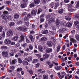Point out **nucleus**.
<instances>
[{
    "mask_svg": "<svg viewBox=\"0 0 79 79\" xmlns=\"http://www.w3.org/2000/svg\"><path fill=\"white\" fill-rule=\"evenodd\" d=\"M73 7V5L70 4L68 6V10L70 12H73L75 11V9L73 8L72 7Z\"/></svg>",
    "mask_w": 79,
    "mask_h": 79,
    "instance_id": "1",
    "label": "nucleus"
},
{
    "mask_svg": "<svg viewBox=\"0 0 79 79\" xmlns=\"http://www.w3.org/2000/svg\"><path fill=\"white\" fill-rule=\"evenodd\" d=\"M2 18H3V19H5V20L8 19V18H10V16L7 15H2Z\"/></svg>",
    "mask_w": 79,
    "mask_h": 79,
    "instance_id": "2",
    "label": "nucleus"
},
{
    "mask_svg": "<svg viewBox=\"0 0 79 79\" xmlns=\"http://www.w3.org/2000/svg\"><path fill=\"white\" fill-rule=\"evenodd\" d=\"M2 55L3 56H4L7 57L8 55V52L7 51H3L2 53Z\"/></svg>",
    "mask_w": 79,
    "mask_h": 79,
    "instance_id": "3",
    "label": "nucleus"
},
{
    "mask_svg": "<svg viewBox=\"0 0 79 79\" xmlns=\"http://www.w3.org/2000/svg\"><path fill=\"white\" fill-rule=\"evenodd\" d=\"M18 30L20 31H26V29L25 28H23L22 27H19L17 28Z\"/></svg>",
    "mask_w": 79,
    "mask_h": 79,
    "instance_id": "4",
    "label": "nucleus"
},
{
    "mask_svg": "<svg viewBox=\"0 0 79 79\" xmlns=\"http://www.w3.org/2000/svg\"><path fill=\"white\" fill-rule=\"evenodd\" d=\"M49 21L50 23H54L55 22V17H51L49 19Z\"/></svg>",
    "mask_w": 79,
    "mask_h": 79,
    "instance_id": "5",
    "label": "nucleus"
},
{
    "mask_svg": "<svg viewBox=\"0 0 79 79\" xmlns=\"http://www.w3.org/2000/svg\"><path fill=\"white\" fill-rule=\"evenodd\" d=\"M13 32L12 31H9L7 32V35L8 36H11L13 35Z\"/></svg>",
    "mask_w": 79,
    "mask_h": 79,
    "instance_id": "6",
    "label": "nucleus"
},
{
    "mask_svg": "<svg viewBox=\"0 0 79 79\" xmlns=\"http://www.w3.org/2000/svg\"><path fill=\"white\" fill-rule=\"evenodd\" d=\"M37 10L35 9H34L33 10H32L31 11V14L32 15H36L37 14Z\"/></svg>",
    "mask_w": 79,
    "mask_h": 79,
    "instance_id": "7",
    "label": "nucleus"
},
{
    "mask_svg": "<svg viewBox=\"0 0 79 79\" xmlns=\"http://www.w3.org/2000/svg\"><path fill=\"white\" fill-rule=\"evenodd\" d=\"M45 52L47 53H51V52H52V49L51 48H47Z\"/></svg>",
    "mask_w": 79,
    "mask_h": 79,
    "instance_id": "8",
    "label": "nucleus"
},
{
    "mask_svg": "<svg viewBox=\"0 0 79 79\" xmlns=\"http://www.w3.org/2000/svg\"><path fill=\"white\" fill-rule=\"evenodd\" d=\"M11 42V41L8 39H6L5 40V43L6 44H10Z\"/></svg>",
    "mask_w": 79,
    "mask_h": 79,
    "instance_id": "9",
    "label": "nucleus"
},
{
    "mask_svg": "<svg viewBox=\"0 0 79 79\" xmlns=\"http://www.w3.org/2000/svg\"><path fill=\"white\" fill-rule=\"evenodd\" d=\"M61 23L60 20V19H56V25H57V26H59L60 24Z\"/></svg>",
    "mask_w": 79,
    "mask_h": 79,
    "instance_id": "10",
    "label": "nucleus"
},
{
    "mask_svg": "<svg viewBox=\"0 0 79 79\" xmlns=\"http://www.w3.org/2000/svg\"><path fill=\"white\" fill-rule=\"evenodd\" d=\"M48 57H49V55L47 53L44 54L43 56V58L44 59H47V58H48Z\"/></svg>",
    "mask_w": 79,
    "mask_h": 79,
    "instance_id": "11",
    "label": "nucleus"
},
{
    "mask_svg": "<svg viewBox=\"0 0 79 79\" xmlns=\"http://www.w3.org/2000/svg\"><path fill=\"white\" fill-rule=\"evenodd\" d=\"M18 36L17 35L15 36H14L12 38V40H14L15 41H16L17 40H18V38H19Z\"/></svg>",
    "mask_w": 79,
    "mask_h": 79,
    "instance_id": "12",
    "label": "nucleus"
},
{
    "mask_svg": "<svg viewBox=\"0 0 79 79\" xmlns=\"http://www.w3.org/2000/svg\"><path fill=\"white\" fill-rule=\"evenodd\" d=\"M38 49L41 52H42L44 51V48L41 46H38Z\"/></svg>",
    "mask_w": 79,
    "mask_h": 79,
    "instance_id": "13",
    "label": "nucleus"
},
{
    "mask_svg": "<svg viewBox=\"0 0 79 79\" xmlns=\"http://www.w3.org/2000/svg\"><path fill=\"white\" fill-rule=\"evenodd\" d=\"M16 62H17V59H15L12 60L11 62H10V63L11 64H15Z\"/></svg>",
    "mask_w": 79,
    "mask_h": 79,
    "instance_id": "14",
    "label": "nucleus"
},
{
    "mask_svg": "<svg viewBox=\"0 0 79 79\" xmlns=\"http://www.w3.org/2000/svg\"><path fill=\"white\" fill-rule=\"evenodd\" d=\"M47 45H48L49 47H51L53 45V42L51 41H48L47 42Z\"/></svg>",
    "mask_w": 79,
    "mask_h": 79,
    "instance_id": "15",
    "label": "nucleus"
},
{
    "mask_svg": "<svg viewBox=\"0 0 79 79\" xmlns=\"http://www.w3.org/2000/svg\"><path fill=\"white\" fill-rule=\"evenodd\" d=\"M75 4L76 5L75 6V8H77L79 7V1L75 2Z\"/></svg>",
    "mask_w": 79,
    "mask_h": 79,
    "instance_id": "16",
    "label": "nucleus"
},
{
    "mask_svg": "<svg viewBox=\"0 0 79 79\" xmlns=\"http://www.w3.org/2000/svg\"><path fill=\"white\" fill-rule=\"evenodd\" d=\"M29 37L30 39V40H31L32 42H34V37H33L32 35H30L29 36Z\"/></svg>",
    "mask_w": 79,
    "mask_h": 79,
    "instance_id": "17",
    "label": "nucleus"
},
{
    "mask_svg": "<svg viewBox=\"0 0 79 79\" xmlns=\"http://www.w3.org/2000/svg\"><path fill=\"white\" fill-rule=\"evenodd\" d=\"M40 17H41L40 18V21L41 23H43V22H44V21L45 20V19H44V18L42 17H43V15H41L40 16Z\"/></svg>",
    "mask_w": 79,
    "mask_h": 79,
    "instance_id": "18",
    "label": "nucleus"
},
{
    "mask_svg": "<svg viewBox=\"0 0 79 79\" xmlns=\"http://www.w3.org/2000/svg\"><path fill=\"white\" fill-rule=\"evenodd\" d=\"M23 64L24 66L28 65L29 63L27 61H26V60H23Z\"/></svg>",
    "mask_w": 79,
    "mask_h": 79,
    "instance_id": "19",
    "label": "nucleus"
},
{
    "mask_svg": "<svg viewBox=\"0 0 79 79\" xmlns=\"http://www.w3.org/2000/svg\"><path fill=\"white\" fill-rule=\"evenodd\" d=\"M66 31V30L64 28H62L60 30V32L61 33H64Z\"/></svg>",
    "mask_w": 79,
    "mask_h": 79,
    "instance_id": "20",
    "label": "nucleus"
},
{
    "mask_svg": "<svg viewBox=\"0 0 79 79\" xmlns=\"http://www.w3.org/2000/svg\"><path fill=\"white\" fill-rule=\"evenodd\" d=\"M59 6V3L56 2L55 4V6L54 8V9L55 10H56V9L57 8V7H58V6Z\"/></svg>",
    "mask_w": 79,
    "mask_h": 79,
    "instance_id": "21",
    "label": "nucleus"
},
{
    "mask_svg": "<svg viewBox=\"0 0 79 79\" xmlns=\"http://www.w3.org/2000/svg\"><path fill=\"white\" fill-rule=\"evenodd\" d=\"M40 2V0H34V2L35 4L38 5Z\"/></svg>",
    "mask_w": 79,
    "mask_h": 79,
    "instance_id": "22",
    "label": "nucleus"
},
{
    "mask_svg": "<svg viewBox=\"0 0 79 79\" xmlns=\"http://www.w3.org/2000/svg\"><path fill=\"white\" fill-rule=\"evenodd\" d=\"M20 40H19V42H22L24 40V38L23 35H22L20 36Z\"/></svg>",
    "mask_w": 79,
    "mask_h": 79,
    "instance_id": "23",
    "label": "nucleus"
},
{
    "mask_svg": "<svg viewBox=\"0 0 79 79\" xmlns=\"http://www.w3.org/2000/svg\"><path fill=\"white\" fill-rule=\"evenodd\" d=\"M61 68H62L61 66H57L56 67V70H60Z\"/></svg>",
    "mask_w": 79,
    "mask_h": 79,
    "instance_id": "24",
    "label": "nucleus"
},
{
    "mask_svg": "<svg viewBox=\"0 0 79 79\" xmlns=\"http://www.w3.org/2000/svg\"><path fill=\"white\" fill-rule=\"evenodd\" d=\"M64 11V10H63V9H59L58 10V13H59V14H62Z\"/></svg>",
    "mask_w": 79,
    "mask_h": 79,
    "instance_id": "25",
    "label": "nucleus"
},
{
    "mask_svg": "<svg viewBox=\"0 0 79 79\" xmlns=\"http://www.w3.org/2000/svg\"><path fill=\"white\" fill-rule=\"evenodd\" d=\"M5 3L6 5H11V3L10 1H7L5 2Z\"/></svg>",
    "mask_w": 79,
    "mask_h": 79,
    "instance_id": "26",
    "label": "nucleus"
},
{
    "mask_svg": "<svg viewBox=\"0 0 79 79\" xmlns=\"http://www.w3.org/2000/svg\"><path fill=\"white\" fill-rule=\"evenodd\" d=\"M74 24L75 25V26H78V27L79 28V25H78V24H79V22L78 21H75L74 22Z\"/></svg>",
    "mask_w": 79,
    "mask_h": 79,
    "instance_id": "27",
    "label": "nucleus"
},
{
    "mask_svg": "<svg viewBox=\"0 0 79 79\" xmlns=\"http://www.w3.org/2000/svg\"><path fill=\"white\" fill-rule=\"evenodd\" d=\"M47 39V38L46 37H43L41 39V41H42V42H44V41H45Z\"/></svg>",
    "mask_w": 79,
    "mask_h": 79,
    "instance_id": "28",
    "label": "nucleus"
},
{
    "mask_svg": "<svg viewBox=\"0 0 79 79\" xmlns=\"http://www.w3.org/2000/svg\"><path fill=\"white\" fill-rule=\"evenodd\" d=\"M66 25L68 27H71L72 26V23H71V22H69L67 23Z\"/></svg>",
    "mask_w": 79,
    "mask_h": 79,
    "instance_id": "29",
    "label": "nucleus"
},
{
    "mask_svg": "<svg viewBox=\"0 0 79 79\" xmlns=\"http://www.w3.org/2000/svg\"><path fill=\"white\" fill-rule=\"evenodd\" d=\"M70 40L73 43H76V40L75 39L73 38H71L70 39Z\"/></svg>",
    "mask_w": 79,
    "mask_h": 79,
    "instance_id": "30",
    "label": "nucleus"
},
{
    "mask_svg": "<svg viewBox=\"0 0 79 79\" xmlns=\"http://www.w3.org/2000/svg\"><path fill=\"white\" fill-rule=\"evenodd\" d=\"M19 18V15L18 14H16L14 15V18L15 19H18Z\"/></svg>",
    "mask_w": 79,
    "mask_h": 79,
    "instance_id": "31",
    "label": "nucleus"
},
{
    "mask_svg": "<svg viewBox=\"0 0 79 79\" xmlns=\"http://www.w3.org/2000/svg\"><path fill=\"white\" fill-rule=\"evenodd\" d=\"M38 62V60L36 59H35L33 60V63H36Z\"/></svg>",
    "mask_w": 79,
    "mask_h": 79,
    "instance_id": "32",
    "label": "nucleus"
},
{
    "mask_svg": "<svg viewBox=\"0 0 79 79\" xmlns=\"http://www.w3.org/2000/svg\"><path fill=\"white\" fill-rule=\"evenodd\" d=\"M65 19L67 20H70L71 19V18H70V17H69L68 15L66 16L65 17Z\"/></svg>",
    "mask_w": 79,
    "mask_h": 79,
    "instance_id": "33",
    "label": "nucleus"
},
{
    "mask_svg": "<svg viewBox=\"0 0 79 79\" xmlns=\"http://www.w3.org/2000/svg\"><path fill=\"white\" fill-rule=\"evenodd\" d=\"M1 48L2 50H4V49L5 50H7V49H8V47L7 46H2L1 47Z\"/></svg>",
    "mask_w": 79,
    "mask_h": 79,
    "instance_id": "34",
    "label": "nucleus"
},
{
    "mask_svg": "<svg viewBox=\"0 0 79 79\" xmlns=\"http://www.w3.org/2000/svg\"><path fill=\"white\" fill-rule=\"evenodd\" d=\"M60 48H61V46L60 45H58L56 49L57 52H58L60 51Z\"/></svg>",
    "mask_w": 79,
    "mask_h": 79,
    "instance_id": "35",
    "label": "nucleus"
},
{
    "mask_svg": "<svg viewBox=\"0 0 79 79\" xmlns=\"http://www.w3.org/2000/svg\"><path fill=\"white\" fill-rule=\"evenodd\" d=\"M48 30H45L43 32L42 34H48Z\"/></svg>",
    "mask_w": 79,
    "mask_h": 79,
    "instance_id": "36",
    "label": "nucleus"
},
{
    "mask_svg": "<svg viewBox=\"0 0 79 79\" xmlns=\"http://www.w3.org/2000/svg\"><path fill=\"white\" fill-rule=\"evenodd\" d=\"M48 64L49 65V68H52L53 67V64H51V63L48 62Z\"/></svg>",
    "mask_w": 79,
    "mask_h": 79,
    "instance_id": "37",
    "label": "nucleus"
},
{
    "mask_svg": "<svg viewBox=\"0 0 79 79\" xmlns=\"http://www.w3.org/2000/svg\"><path fill=\"white\" fill-rule=\"evenodd\" d=\"M29 49H30L31 50H32V49H33V46L32 45V44H29Z\"/></svg>",
    "mask_w": 79,
    "mask_h": 79,
    "instance_id": "38",
    "label": "nucleus"
},
{
    "mask_svg": "<svg viewBox=\"0 0 79 79\" xmlns=\"http://www.w3.org/2000/svg\"><path fill=\"white\" fill-rule=\"evenodd\" d=\"M34 6H35V4L34 2L31 3L30 5V6L31 8L34 7Z\"/></svg>",
    "mask_w": 79,
    "mask_h": 79,
    "instance_id": "39",
    "label": "nucleus"
},
{
    "mask_svg": "<svg viewBox=\"0 0 79 79\" xmlns=\"http://www.w3.org/2000/svg\"><path fill=\"white\" fill-rule=\"evenodd\" d=\"M75 38L78 41H79V36L78 35H75Z\"/></svg>",
    "mask_w": 79,
    "mask_h": 79,
    "instance_id": "40",
    "label": "nucleus"
},
{
    "mask_svg": "<svg viewBox=\"0 0 79 79\" xmlns=\"http://www.w3.org/2000/svg\"><path fill=\"white\" fill-rule=\"evenodd\" d=\"M15 23L13 22H11L9 24L10 26H13L15 25Z\"/></svg>",
    "mask_w": 79,
    "mask_h": 79,
    "instance_id": "41",
    "label": "nucleus"
},
{
    "mask_svg": "<svg viewBox=\"0 0 79 79\" xmlns=\"http://www.w3.org/2000/svg\"><path fill=\"white\" fill-rule=\"evenodd\" d=\"M11 52L12 53H16L17 52L16 50L14 49H12L11 50Z\"/></svg>",
    "mask_w": 79,
    "mask_h": 79,
    "instance_id": "42",
    "label": "nucleus"
},
{
    "mask_svg": "<svg viewBox=\"0 0 79 79\" xmlns=\"http://www.w3.org/2000/svg\"><path fill=\"white\" fill-rule=\"evenodd\" d=\"M26 6V4H22L21 5V8H25Z\"/></svg>",
    "mask_w": 79,
    "mask_h": 79,
    "instance_id": "43",
    "label": "nucleus"
},
{
    "mask_svg": "<svg viewBox=\"0 0 79 79\" xmlns=\"http://www.w3.org/2000/svg\"><path fill=\"white\" fill-rule=\"evenodd\" d=\"M8 14V12L7 11H4L3 12V14L2 15H7Z\"/></svg>",
    "mask_w": 79,
    "mask_h": 79,
    "instance_id": "44",
    "label": "nucleus"
},
{
    "mask_svg": "<svg viewBox=\"0 0 79 79\" xmlns=\"http://www.w3.org/2000/svg\"><path fill=\"white\" fill-rule=\"evenodd\" d=\"M18 60L19 63H20L21 64L22 63V60H21V58H19Z\"/></svg>",
    "mask_w": 79,
    "mask_h": 79,
    "instance_id": "45",
    "label": "nucleus"
},
{
    "mask_svg": "<svg viewBox=\"0 0 79 79\" xmlns=\"http://www.w3.org/2000/svg\"><path fill=\"white\" fill-rule=\"evenodd\" d=\"M6 10H7L8 11H12V9L11 8H9L8 7H7L6 8Z\"/></svg>",
    "mask_w": 79,
    "mask_h": 79,
    "instance_id": "46",
    "label": "nucleus"
},
{
    "mask_svg": "<svg viewBox=\"0 0 79 79\" xmlns=\"http://www.w3.org/2000/svg\"><path fill=\"white\" fill-rule=\"evenodd\" d=\"M23 71V69H22V68H18L17 69V72H18V71Z\"/></svg>",
    "mask_w": 79,
    "mask_h": 79,
    "instance_id": "47",
    "label": "nucleus"
},
{
    "mask_svg": "<svg viewBox=\"0 0 79 79\" xmlns=\"http://www.w3.org/2000/svg\"><path fill=\"white\" fill-rule=\"evenodd\" d=\"M64 75H60L59 76V77L60 79H63L64 77Z\"/></svg>",
    "mask_w": 79,
    "mask_h": 79,
    "instance_id": "48",
    "label": "nucleus"
},
{
    "mask_svg": "<svg viewBox=\"0 0 79 79\" xmlns=\"http://www.w3.org/2000/svg\"><path fill=\"white\" fill-rule=\"evenodd\" d=\"M24 20L25 21H28V20H29V19H28V18L25 17L24 19Z\"/></svg>",
    "mask_w": 79,
    "mask_h": 79,
    "instance_id": "49",
    "label": "nucleus"
},
{
    "mask_svg": "<svg viewBox=\"0 0 79 79\" xmlns=\"http://www.w3.org/2000/svg\"><path fill=\"white\" fill-rule=\"evenodd\" d=\"M42 9L40 8L38 9V14H39V13H40L41 12H42Z\"/></svg>",
    "mask_w": 79,
    "mask_h": 79,
    "instance_id": "50",
    "label": "nucleus"
},
{
    "mask_svg": "<svg viewBox=\"0 0 79 79\" xmlns=\"http://www.w3.org/2000/svg\"><path fill=\"white\" fill-rule=\"evenodd\" d=\"M50 6L51 8H53L55 5H54V4L53 3H51L50 4Z\"/></svg>",
    "mask_w": 79,
    "mask_h": 79,
    "instance_id": "51",
    "label": "nucleus"
},
{
    "mask_svg": "<svg viewBox=\"0 0 79 79\" xmlns=\"http://www.w3.org/2000/svg\"><path fill=\"white\" fill-rule=\"evenodd\" d=\"M10 68L11 69H12V70H14V69H15V66H10Z\"/></svg>",
    "mask_w": 79,
    "mask_h": 79,
    "instance_id": "52",
    "label": "nucleus"
},
{
    "mask_svg": "<svg viewBox=\"0 0 79 79\" xmlns=\"http://www.w3.org/2000/svg\"><path fill=\"white\" fill-rule=\"evenodd\" d=\"M74 33H75V30H73L71 31V34H74Z\"/></svg>",
    "mask_w": 79,
    "mask_h": 79,
    "instance_id": "53",
    "label": "nucleus"
},
{
    "mask_svg": "<svg viewBox=\"0 0 79 79\" xmlns=\"http://www.w3.org/2000/svg\"><path fill=\"white\" fill-rule=\"evenodd\" d=\"M17 23L18 24H21L23 23V21L21 20L19 21Z\"/></svg>",
    "mask_w": 79,
    "mask_h": 79,
    "instance_id": "54",
    "label": "nucleus"
},
{
    "mask_svg": "<svg viewBox=\"0 0 79 79\" xmlns=\"http://www.w3.org/2000/svg\"><path fill=\"white\" fill-rule=\"evenodd\" d=\"M28 58L30 60V61H31L32 60V57L31 56H30L28 57Z\"/></svg>",
    "mask_w": 79,
    "mask_h": 79,
    "instance_id": "55",
    "label": "nucleus"
},
{
    "mask_svg": "<svg viewBox=\"0 0 79 79\" xmlns=\"http://www.w3.org/2000/svg\"><path fill=\"white\" fill-rule=\"evenodd\" d=\"M29 73H30V74H33V72L32 70H30V71H29Z\"/></svg>",
    "mask_w": 79,
    "mask_h": 79,
    "instance_id": "56",
    "label": "nucleus"
},
{
    "mask_svg": "<svg viewBox=\"0 0 79 79\" xmlns=\"http://www.w3.org/2000/svg\"><path fill=\"white\" fill-rule=\"evenodd\" d=\"M44 79H48V76L47 75H45L44 76Z\"/></svg>",
    "mask_w": 79,
    "mask_h": 79,
    "instance_id": "57",
    "label": "nucleus"
},
{
    "mask_svg": "<svg viewBox=\"0 0 79 79\" xmlns=\"http://www.w3.org/2000/svg\"><path fill=\"white\" fill-rule=\"evenodd\" d=\"M32 29L33 30L35 29V25H32Z\"/></svg>",
    "mask_w": 79,
    "mask_h": 79,
    "instance_id": "58",
    "label": "nucleus"
},
{
    "mask_svg": "<svg viewBox=\"0 0 79 79\" xmlns=\"http://www.w3.org/2000/svg\"><path fill=\"white\" fill-rule=\"evenodd\" d=\"M15 43H16L15 42L12 41L11 42V45H15Z\"/></svg>",
    "mask_w": 79,
    "mask_h": 79,
    "instance_id": "59",
    "label": "nucleus"
},
{
    "mask_svg": "<svg viewBox=\"0 0 79 79\" xmlns=\"http://www.w3.org/2000/svg\"><path fill=\"white\" fill-rule=\"evenodd\" d=\"M29 22H25V26H29Z\"/></svg>",
    "mask_w": 79,
    "mask_h": 79,
    "instance_id": "60",
    "label": "nucleus"
},
{
    "mask_svg": "<svg viewBox=\"0 0 79 79\" xmlns=\"http://www.w3.org/2000/svg\"><path fill=\"white\" fill-rule=\"evenodd\" d=\"M26 41L27 43H29L30 42V41L29 40V39L27 38H26Z\"/></svg>",
    "mask_w": 79,
    "mask_h": 79,
    "instance_id": "61",
    "label": "nucleus"
},
{
    "mask_svg": "<svg viewBox=\"0 0 79 79\" xmlns=\"http://www.w3.org/2000/svg\"><path fill=\"white\" fill-rule=\"evenodd\" d=\"M25 60H26V61H28V62H29L30 61V60H29V59L27 58H26L25 59Z\"/></svg>",
    "mask_w": 79,
    "mask_h": 79,
    "instance_id": "62",
    "label": "nucleus"
},
{
    "mask_svg": "<svg viewBox=\"0 0 79 79\" xmlns=\"http://www.w3.org/2000/svg\"><path fill=\"white\" fill-rule=\"evenodd\" d=\"M35 55L37 57H38V58H40V55L38 54H36Z\"/></svg>",
    "mask_w": 79,
    "mask_h": 79,
    "instance_id": "63",
    "label": "nucleus"
},
{
    "mask_svg": "<svg viewBox=\"0 0 79 79\" xmlns=\"http://www.w3.org/2000/svg\"><path fill=\"white\" fill-rule=\"evenodd\" d=\"M3 28V27L1 26L0 27V32L2 31V29Z\"/></svg>",
    "mask_w": 79,
    "mask_h": 79,
    "instance_id": "64",
    "label": "nucleus"
}]
</instances>
